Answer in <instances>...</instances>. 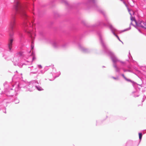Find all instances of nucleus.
<instances>
[{"mask_svg": "<svg viewBox=\"0 0 146 146\" xmlns=\"http://www.w3.org/2000/svg\"><path fill=\"white\" fill-rule=\"evenodd\" d=\"M15 9L17 13H19L24 18H25L27 16L24 10L23 5L19 1L17 2L14 5Z\"/></svg>", "mask_w": 146, "mask_h": 146, "instance_id": "obj_1", "label": "nucleus"}, {"mask_svg": "<svg viewBox=\"0 0 146 146\" xmlns=\"http://www.w3.org/2000/svg\"><path fill=\"white\" fill-rule=\"evenodd\" d=\"M13 40V39L12 38H11L9 39L8 43V47L10 51L12 48V43Z\"/></svg>", "mask_w": 146, "mask_h": 146, "instance_id": "obj_3", "label": "nucleus"}, {"mask_svg": "<svg viewBox=\"0 0 146 146\" xmlns=\"http://www.w3.org/2000/svg\"><path fill=\"white\" fill-rule=\"evenodd\" d=\"M116 36L117 37V38H118V39L119 40H119V37H118L116 35Z\"/></svg>", "mask_w": 146, "mask_h": 146, "instance_id": "obj_10", "label": "nucleus"}, {"mask_svg": "<svg viewBox=\"0 0 146 146\" xmlns=\"http://www.w3.org/2000/svg\"><path fill=\"white\" fill-rule=\"evenodd\" d=\"M139 25L142 28L146 29V21L145 22L144 21H140Z\"/></svg>", "mask_w": 146, "mask_h": 146, "instance_id": "obj_4", "label": "nucleus"}, {"mask_svg": "<svg viewBox=\"0 0 146 146\" xmlns=\"http://www.w3.org/2000/svg\"><path fill=\"white\" fill-rule=\"evenodd\" d=\"M65 4H67V2L66 1V2H65Z\"/></svg>", "mask_w": 146, "mask_h": 146, "instance_id": "obj_11", "label": "nucleus"}, {"mask_svg": "<svg viewBox=\"0 0 146 146\" xmlns=\"http://www.w3.org/2000/svg\"><path fill=\"white\" fill-rule=\"evenodd\" d=\"M131 23L135 27L139 26L140 27L139 25L140 22L138 24H137V21H136L135 19L133 17H131Z\"/></svg>", "mask_w": 146, "mask_h": 146, "instance_id": "obj_2", "label": "nucleus"}, {"mask_svg": "<svg viewBox=\"0 0 146 146\" xmlns=\"http://www.w3.org/2000/svg\"><path fill=\"white\" fill-rule=\"evenodd\" d=\"M139 139L141 140L142 137V134L141 133H139Z\"/></svg>", "mask_w": 146, "mask_h": 146, "instance_id": "obj_6", "label": "nucleus"}, {"mask_svg": "<svg viewBox=\"0 0 146 146\" xmlns=\"http://www.w3.org/2000/svg\"><path fill=\"white\" fill-rule=\"evenodd\" d=\"M23 53L22 52H20L17 53V54L19 56H21L22 55Z\"/></svg>", "mask_w": 146, "mask_h": 146, "instance_id": "obj_7", "label": "nucleus"}, {"mask_svg": "<svg viewBox=\"0 0 146 146\" xmlns=\"http://www.w3.org/2000/svg\"><path fill=\"white\" fill-rule=\"evenodd\" d=\"M113 78L114 79H115V80H117L118 79V78H117L113 77Z\"/></svg>", "mask_w": 146, "mask_h": 146, "instance_id": "obj_9", "label": "nucleus"}, {"mask_svg": "<svg viewBox=\"0 0 146 146\" xmlns=\"http://www.w3.org/2000/svg\"><path fill=\"white\" fill-rule=\"evenodd\" d=\"M38 67L40 68H42V66L40 65H38Z\"/></svg>", "mask_w": 146, "mask_h": 146, "instance_id": "obj_8", "label": "nucleus"}, {"mask_svg": "<svg viewBox=\"0 0 146 146\" xmlns=\"http://www.w3.org/2000/svg\"><path fill=\"white\" fill-rule=\"evenodd\" d=\"M15 22L14 20L11 22L10 24V27L12 29L15 25Z\"/></svg>", "mask_w": 146, "mask_h": 146, "instance_id": "obj_5", "label": "nucleus"}]
</instances>
